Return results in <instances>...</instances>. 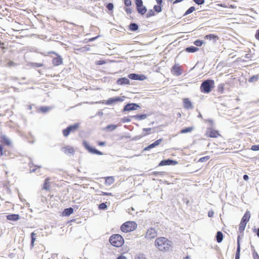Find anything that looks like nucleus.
Here are the masks:
<instances>
[{
	"label": "nucleus",
	"instance_id": "obj_1",
	"mask_svg": "<svg viewBox=\"0 0 259 259\" xmlns=\"http://www.w3.org/2000/svg\"><path fill=\"white\" fill-rule=\"evenodd\" d=\"M172 242L164 237H158L155 241V246L162 251H168L172 245Z\"/></svg>",
	"mask_w": 259,
	"mask_h": 259
},
{
	"label": "nucleus",
	"instance_id": "obj_2",
	"mask_svg": "<svg viewBox=\"0 0 259 259\" xmlns=\"http://www.w3.org/2000/svg\"><path fill=\"white\" fill-rule=\"evenodd\" d=\"M214 87V80L211 79H207L201 83L200 89L202 93L208 94L211 91Z\"/></svg>",
	"mask_w": 259,
	"mask_h": 259
},
{
	"label": "nucleus",
	"instance_id": "obj_3",
	"mask_svg": "<svg viewBox=\"0 0 259 259\" xmlns=\"http://www.w3.org/2000/svg\"><path fill=\"white\" fill-rule=\"evenodd\" d=\"M109 242L112 246L119 247L124 244V239L119 234H113L110 236Z\"/></svg>",
	"mask_w": 259,
	"mask_h": 259
},
{
	"label": "nucleus",
	"instance_id": "obj_4",
	"mask_svg": "<svg viewBox=\"0 0 259 259\" xmlns=\"http://www.w3.org/2000/svg\"><path fill=\"white\" fill-rule=\"evenodd\" d=\"M137 228V224L134 221H127L120 226V230L123 232L127 233L134 231Z\"/></svg>",
	"mask_w": 259,
	"mask_h": 259
},
{
	"label": "nucleus",
	"instance_id": "obj_5",
	"mask_svg": "<svg viewBox=\"0 0 259 259\" xmlns=\"http://www.w3.org/2000/svg\"><path fill=\"white\" fill-rule=\"evenodd\" d=\"M250 218L249 211L247 210L241 219L239 227V232L240 234H243L247 223L249 221Z\"/></svg>",
	"mask_w": 259,
	"mask_h": 259
},
{
	"label": "nucleus",
	"instance_id": "obj_6",
	"mask_svg": "<svg viewBox=\"0 0 259 259\" xmlns=\"http://www.w3.org/2000/svg\"><path fill=\"white\" fill-rule=\"evenodd\" d=\"M82 145L84 147V148L90 153L93 154H96L98 155H103V153L95 147L91 146L89 143L86 141H83L82 142Z\"/></svg>",
	"mask_w": 259,
	"mask_h": 259
},
{
	"label": "nucleus",
	"instance_id": "obj_7",
	"mask_svg": "<svg viewBox=\"0 0 259 259\" xmlns=\"http://www.w3.org/2000/svg\"><path fill=\"white\" fill-rule=\"evenodd\" d=\"M79 124L78 123H75L74 124L69 125L66 128L63 130L62 133L64 137H67L70 133L74 132L79 127Z\"/></svg>",
	"mask_w": 259,
	"mask_h": 259
},
{
	"label": "nucleus",
	"instance_id": "obj_8",
	"mask_svg": "<svg viewBox=\"0 0 259 259\" xmlns=\"http://www.w3.org/2000/svg\"><path fill=\"white\" fill-rule=\"evenodd\" d=\"M138 108H140V106L139 104L135 103H129L126 104L122 109V112L131 111L133 110H136Z\"/></svg>",
	"mask_w": 259,
	"mask_h": 259
},
{
	"label": "nucleus",
	"instance_id": "obj_9",
	"mask_svg": "<svg viewBox=\"0 0 259 259\" xmlns=\"http://www.w3.org/2000/svg\"><path fill=\"white\" fill-rule=\"evenodd\" d=\"M207 137L216 138L220 136L218 131L213 130L212 127H207L205 133Z\"/></svg>",
	"mask_w": 259,
	"mask_h": 259
},
{
	"label": "nucleus",
	"instance_id": "obj_10",
	"mask_svg": "<svg viewBox=\"0 0 259 259\" xmlns=\"http://www.w3.org/2000/svg\"><path fill=\"white\" fill-rule=\"evenodd\" d=\"M128 77L132 80L143 81L147 79V76L144 74L130 73L128 75Z\"/></svg>",
	"mask_w": 259,
	"mask_h": 259
},
{
	"label": "nucleus",
	"instance_id": "obj_11",
	"mask_svg": "<svg viewBox=\"0 0 259 259\" xmlns=\"http://www.w3.org/2000/svg\"><path fill=\"white\" fill-rule=\"evenodd\" d=\"M50 53H52L56 55V57L52 59V64L55 66H58L63 64V59L60 55L55 52H51Z\"/></svg>",
	"mask_w": 259,
	"mask_h": 259
},
{
	"label": "nucleus",
	"instance_id": "obj_12",
	"mask_svg": "<svg viewBox=\"0 0 259 259\" xmlns=\"http://www.w3.org/2000/svg\"><path fill=\"white\" fill-rule=\"evenodd\" d=\"M157 236V232L154 228H150L148 229L146 232L145 238L147 239H152L154 238Z\"/></svg>",
	"mask_w": 259,
	"mask_h": 259
},
{
	"label": "nucleus",
	"instance_id": "obj_13",
	"mask_svg": "<svg viewBox=\"0 0 259 259\" xmlns=\"http://www.w3.org/2000/svg\"><path fill=\"white\" fill-rule=\"evenodd\" d=\"M178 163V161L170 158L162 160L158 164L159 166L165 165H175Z\"/></svg>",
	"mask_w": 259,
	"mask_h": 259
},
{
	"label": "nucleus",
	"instance_id": "obj_14",
	"mask_svg": "<svg viewBox=\"0 0 259 259\" xmlns=\"http://www.w3.org/2000/svg\"><path fill=\"white\" fill-rule=\"evenodd\" d=\"M124 96L110 98L106 101L105 104L109 105L118 102H122L124 101Z\"/></svg>",
	"mask_w": 259,
	"mask_h": 259
},
{
	"label": "nucleus",
	"instance_id": "obj_15",
	"mask_svg": "<svg viewBox=\"0 0 259 259\" xmlns=\"http://www.w3.org/2000/svg\"><path fill=\"white\" fill-rule=\"evenodd\" d=\"M171 72L172 74L176 76H180L182 73V69L179 64H175L171 68Z\"/></svg>",
	"mask_w": 259,
	"mask_h": 259
},
{
	"label": "nucleus",
	"instance_id": "obj_16",
	"mask_svg": "<svg viewBox=\"0 0 259 259\" xmlns=\"http://www.w3.org/2000/svg\"><path fill=\"white\" fill-rule=\"evenodd\" d=\"M184 107L186 109H191L193 108V106L191 101L188 98L183 99Z\"/></svg>",
	"mask_w": 259,
	"mask_h": 259
},
{
	"label": "nucleus",
	"instance_id": "obj_17",
	"mask_svg": "<svg viewBox=\"0 0 259 259\" xmlns=\"http://www.w3.org/2000/svg\"><path fill=\"white\" fill-rule=\"evenodd\" d=\"M0 141L2 144L7 146H9L11 144L10 140L7 137V136L2 134L0 135Z\"/></svg>",
	"mask_w": 259,
	"mask_h": 259
},
{
	"label": "nucleus",
	"instance_id": "obj_18",
	"mask_svg": "<svg viewBox=\"0 0 259 259\" xmlns=\"http://www.w3.org/2000/svg\"><path fill=\"white\" fill-rule=\"evenodd\" d=\"M130 83V80L126 77L119 78L116 81V83L119 85L129 84Z\"/></svg>",
	"mask_w": 259,
	"mask_h": 259
},
{
	"label": "nucleus",
	"instance_id": "obj_19",
	"mask_svg": "<svg viewBox=\"0 0 259 259\" xmlns=\"http://www.w3.org/2000/svg\"><path fill=\"white\" fill-rule=\"evenodd\" d=\"M117 125L114 124H111L108 125L107 126H106L104 127H103L102 131H105L107 132H113L117 128Z\"/></svg>",
	"mask_w": 259,
	"mask_h": 259
},
{
	"label": "nucleus",
	"instance_id": "obj_20",
	"mask_svg": "<svg viewBox=\"0 0 259 259\" xmlns=\"http://www.w3.org/2000/svg\"><path fill=\"white\" fill-rule=\"evenodd\" d=\"M7 219L11 221H17L20 219V217L18 214H10L6 216Z\"/></svg>",
	"mask_w": 259,
	"mask_h": 259
},
{
	"label": "nucleus",
	"instance_id": "obj_21",
	"mask_svg": "<svg viewBox=\"0 0 259 259\" xmlns=\"http://www.w3.org/2000/svg\"><path fill=\"white\" fill-rule=\"evenodd\" d=\"M149 115V114H141L131 116V117L138 120H141L146 119Z\"/></svg>",
	"mask_w": 259,
	"mask_h": 259
},
{
	"label": "nucleus",
	"instance_id": "obj_22",
	"mask_svg": "<svg viewBox=\"0 0 259 259\" xmlns=\"http://www.w3.org/2000/svg\"><path fill=\"white\" fill-rule=\"evenodd\" d=\"M74 208L72 207H69L65 208L62 212L63 215L65 217H68L73 213Z\"/></svg>",
	"mask_w": 259,
	"mask_h": 259
},
{
	"label": "nucleus",
	"instance_id": "obj_23",
	"mask_svg": "<svg viewBox=\"0 0 259 259\" xmlns=\"http://www.w3.org/2000/svg\"><path fill=\"white\" fill-rule=\"evenodd\" d=\"M62 151H63L66 154H74L75 152V151L72 147H62Z\"/></svg>",
	"mask_w": 259,
	"mask_h": 259
},
{
	"label": "nucleus",
	"instance_id": "obj_24",
	"mask_svg": "<svg viewBox=\"0 0 259 259\" xmlns=\"http://www.w3.org/2000/svg\"><path fill=\"white\" fill-rule=\"evenodd\" d=\"M139 29V25L134 22H131L128 25V30L131 31H136Z\"/></svg>",
	"mask_w": 259,
	"mask_h": 259
},
{
	"label": "nucleus",
	"instance_id": "obj_25",
	"mask_svg": "<svg viewBox=\"0 0 259 259\" xmlns=\"http://www.w3.org/2000/svg\"><path fill=\"white\" fill-rule=\"evenodd\" d=\"M136 9L138 13L141 15H144L147 11V8L144 5L136 8Z\"/></svg>",
	"mask_w": 259,
	"mask_h": 259
},
{
	"label": "nucleus",
	"instance_id": "obj_26",
	"mask_svg": "<svg viewBox=\"0 0 259 259\" xmlns=\"http://www.w3.org/2000/svg\"><path fill=\"white\" fill-rule=\"evenodd\" d=\"M204 38L206 39H209V40H213V42H215L218 39H219V37L214 34H209L207 35H206L204 36Z\"/></svg>",
	"mask_w": 259,
	"mask_h": 259
},
{
	"label": "nucleus",
	"instance_id": "obj_27",
	"mask_svg": "<svg viewBox=\"0 0 259 259\" xmlns=\"http://www.w3.org/2000/svg\"><path fill=\"white\" fill-rule=\"evenodd\" d=\"M215 238L218 243H221L224 238L223 233L220 231H218L216 234Z\"/></svg>",
	"mask_w": 259,
	"mask_h": 259
},
{
	"label": "nucleus",
	"instance_id": "obj_28",
	"mask_svg": "<svg viewBox=\"0 0 259 259\" xmlns=\"http://www.w3.org/2000/svg\"><path fill=\"white\" fill-rule=\"evenodd\" d=\"M198 50L199 49L198 48L192 46L187 47L185 49V51L188 53H195L197 52Z\"/></svg>",
	"mask_w": 259,
	"mask_h": 259
},
{
	"label": "nucleus",
	"instance_id": "obj_29",
	"mask_svg": "<svg viewBox=\"0 0 259 259\" xmlns=\"http://www.w3.org/2000/svg\"><path fill=\"white\" fill-rule=\"evenodd\" d=\"M50 188V179L47 178L44 181L43 184V189L46 190H49Z\"/></svg>",
	"mask_w": 259,
	"mask_h": 259
},
{
	"label": "nucleus",
	"instance_id": "obj_30",
	"mask_svg": "<svg viewBox=\"0 0 259 259\" xmlns=\"http://www.w3.org/2000/svg\"><path fill=\"white\" fill-rule=\"evenodd\" d=\"M36 234H35L34 232H32L30 234V236H31L30 247L31 248H32L34 246V243L35 241L36 240Z\"/></svg>",
	"mask_w": 259,
	"mask_h": 259
},
{
	"label": "nucleus",
	"instance_id": "obj_31",
	"mask_svg": "<svg viewBox=\"0 0 259 259\" xmlns=\"http://www.w3.org/2000/svg\"><path fill=\"white\" fill-rule=\"evenodd\" d=\"M194 129L193 126L187 127L182 129L180 131L181 134H186L191 132Z\"/></svg>",
	"mask_w": 259,
	"mask_h": 259
},
{
	"label": "nucleus",
	"instance_id": "obj_32",
	"mask_svg": "<svg viewBox=\"0 0 259 259\" xmlns=\"http://www.w3.org/2000/svg\"><path fill=\"white\" fill-rule=\"evenodd\" d=\"M162 141H163V139L161 138V139H159L158 140H157L156 141H155L153 143L150 144V146L151 149H152V148H153L158 146L161 143V142Z\"/></svg>",
	"mask_w": 259,
	"mask_h": 259
},
{
	"label": "nucleus",
	"instance_id": "obj_33",
	"mask_svg": "<svg viewBox=\"0 0 259 259\" xmlns=\"http://www.w3.org/2000/svg\"><path fill=\"white\" fill-rule=\"evenodd\" d=\"M114 182V179L113 177H107L105 179V184L108 185H110Z\"/></svg>",
	"mask_w": 259,
	"mask_h": 259
},
{
	"label": "nucleus",
	"instance_id": "obj_34",
	"mask_svg": "<svg viewBox=\"0 0 259 259\" xmlns=\"http://www.w3.org/2000/svg\"><path fill=\"white\" fill-rule=\"evenodd\" d=\"M149 135V133H143L141 135H138V136H135L134 137L132 140V141H137L138 140H140L141 138H142V137H145L147 135Z\"/></svg>",
	"mask_w": 259,
	"mask_h": 259
},
{
	"label": "nucleus",
	"instance_id": "obj_35",
	"mask_svg": "<svg viewBox=\"0 0 259 259\" xmlns=\"http://www.w3.org/2000/svg\"><path fill=\"white\" fill-rule=\"evenodd\" d=\"M77 50L79 51L80 52H86L90 51V47L89 45H86L84 47H81L78 49Z\"/></svg>",
	"mask_w": 259,
	"mask_h": 259
},
{
	"label": "nucleus",
	"instance_id": "obj_36",
	"mask_svg": "<svg viewBox=\"0 0 259 259\" xmlns=\"http://www.w3.org/2000/svg\"><path fill=\"white\" fill-rule=\"evenodd\" d=\"M258 79H259V74L254 75H252L249 78L248 81L250 82H255V81H257L258 80Z\"/></svg>",
	"mask_w": 259,
	"mask_h": 259
},
{
	"label": "nucleus",
	"instance_id": "obj_37",
	"mask_svg": "<svg viewBox=\"0 0 259 259\" xmlns=\"http://www.w3.org/2000/svg\"><path fill=\"white\" fill-rule=\"evenodd\" d=\"M51 109V108L49 106H41L39 108V110L42 113H46L48 112Z\"/></svg>",
	"mask_w": 259,
	"mask_h": 259
},
{
	"label": "nucleus",
	"instance_id": "obj_38",
	"mask_svg": "<svg viewBox=\"0 0 259 259\" xmlns=\"http://www.w3.org/2000/svg\"><path fill=\"white\" fill-rule=\"evenodd\" d=\"M155 15V12L152 9L149 10L148 13L146 14L145 17L148 18L150 17L154 16Z\"/></svg>",
	"mask_w": 259,
	"mask_h": 259
},
{
	"label": "nucleus",
	"instance_id": "obj_39",
	"mask_svg": "<svg viewBox=\"0 0 259 259\" xmlns=\"http://www.w3.org/2000/svg\"><path fill=\"white\" fill-rule=\"evenodd\" d=\"M195 10V8L193 6H192L191 7H190L186 12L185 13H184V16H186V15H188L191 13H192V12H193Z\"/></svg>",
	"mask_w": 259,
	"mask_h": 259
},
{
	"label": "nucleus",
	"instance_id": "obj_40",
	"mask_svg": "<svg viewBox=\"0 0 259 259\" xmlns=\"http://www.w3.org/2000/svg\"><path fill=\"white\" fill-rule=\"evenodd\" d=\"M204 43L203 40L200 39H197L194 41V44L197 47H201Z\"/></svg>",
	"mask_w": 259,
	"mask_h": 259
},
{
	"label": "nucleus",
	"instance_id": "obj_41",
	"mask_svg": "<svg viewBox=\"0 0 259 259\" xmlns=\"http://www.w3.org/2000/svg\"><path fill=\"white\" fill-rule=\"evenodd\" d=\"M155 12L160 13L162 11V8L161 5H155L153 7Z\"/></svg>",
	"mask_w": 259,
	"mask_h": 259
},
{
	"label": "nucleus",
	"instance_id": "obj_42",
	"mask_svg": "<svg viewBox=\"0 0 259 259\" xmlns=\"http://www.w3.org/2000/svg\"><path fill=\"white\" fill-rule=\"evenodd\" d=\"M98 208L101 210H105L107 208V205L106 203H101L98 205Z\"/></svg>",
	"mask_w": 259,
	"mask_h": 259
},
{
	"label": "nucleus",
	"instance_id": "obj_43",
	"mask_svg": "<svg viewBox=\"0 0 259 259\" xmlns=\"http://www.w3.org/2000/svg\"><path fill=\"white\" fill-rule=\"evenodd\" d=\"M240 250H241V246H237V249L235 254V258H240Z\"/></svg>",
	"mask_w": 259,
	"mask_h": 259
},
{
	"label": "nucleus",
	"instance_id": "obj_44",
	"mask_svg": "<svg viewBox=\"0 0 259 259\" xmlns=\"http://www.w3.org/2000/svg\"><path fill=\"white\" fill-rule=\"evenodd\" d=\"M209 158H210V156H204V157H203L200 158L198 160V162H205V161H206L207 160H208Z\"/></svg>",
	"mask_w": 259,
	"mask_h": 259
},
{
	"label": "nucleus",
	"instance_id": "obj_45",
	"mask_svg": "<svg viewBox=\"0 0 259 259\" xmlns=\"http://www.w3.org/2000/svg\"><path fill=\"white\" fill-rule=\"evenodd\" d=\"M6 151H3V146L0 144V156H6Z\"/></svg>",
	"mask_w": 259,
	"mask_h": 259
},
{
	"label": "nucleus",
	"instance_id": "obj_46",
	"mask_svg": "<svg viewBox=\"0 0 259 259\" xmlns=\"http://www.w3.org/2000/svg\"><path fill=\"white\" fill-rule=\"evenodd\" d=\"M106 8L109 11H112L114 8V5L112 3H109L106 5Z\"/></svg>",
	"mask_w": 259,
	"mask_h": 259
},
{
	"label": "nucleus",
	"instance_id": "obj_47",
	"mask_svg": "<svg viewBox=\"0 0 259 259\" xmlns=\"http://www.w3.org/2000/svg\"><path fill=\"white\" fill-rule=\"evenodd\" d=\"M131 116L130 117H124L123 118H121V121L123 123L128 122L131 121Z\"/></svg>",
	"mask_w": 259,
	"mask_h": 259
},
{
	"label": "nucleus",
	"instance_id": "obj_48",
	"mask_svg": "<svg viewBox=\"0 0 259 259\" xmlns=\"http://www.w3.org/2000/svg\"><path fill=\"white\" fill-rule=\"evenodd\" d=\"M28 165L30 167H31L32 166H34V167H35L36 168H41V165L34 164L32 162V160L31 159H30V161L28 163Z\"/></svg>",
	"mask_w": 259,
	"mask_h": 259
},
{
	"label": "nucleus",
	"instance_id": "obj_49",
	"mask_svg": "<svg viewBox=\"0 0 259 259\" xmlns=\"http://www.w3.org/2000/svg\"><path fill=\"white\" fill-rule=\"evenodd\" d=\"M135 4L136 8L139 7V6L143 5V2L142 0H135Z\"/></svg>",
	"mask_w": 259,
	"mask_h": 259
},
{
	"label": "nucleus",
	"instance_id": "obj_50",
	"mask_svg": "<svg viewBox=\"0 0 259 259\" xmlns=\"http://www.w3.org/2000/svg\"><path fill=\"white\" fill-rule=\"evenodd\" d=\"M31 66L34 67H40L43 66L44 64L40 63L34 62L31 63Z\"/></svg>",
	"mask_w": 259,
	"mask_h": 259
},
{
	"label": "nucleus",
	"instance_id": "obj_51",
	"mask_svg": "<svg viewBox=\"0 0 259 259\" xmlns=\"http://www.w3.org/2000/svg\"><path fill=\"white\" fill-rule=\"evenodd\" d=\"M224 84H220L219 85H218V92L221 93H223V91H224Z\"/></svg>",
	"mask_w": 259,
	"mask_h": 259
},
{
	"label": "nucleus",
	"instance_id": "obj_52",
	"mask_svg": "<svg viewBox=\"0 0 259 259\" xmlns=\"http://www.w3.org/2000/svg\"><path fill=\"white\" fill-rule=\"evenodd\" d=\"M164 172L163 171H153L152 175L155 176H162Z\"/></svg>",
	"mask_w": 259,
	"mask_h": 259
},
{
	"label": "nucleus",
	"instance_id": "obj_53",
	"mask_svg": "<svg viewBox=\"0 0 259 259\" xmlns=\"http://www.w3.org/2000/svg\"><path fill=\"white\" fill-rule=\"evenodd\" d=\"M250 149L252 151H259V145H253L251 147Z\"/></svg>",
	"mask_w": 259,
	"mask_h": 259
},
{
	"label": "nucleus",
	"instance_id": "obj_54",
	"mask_svg": "<svg viewBox=\"0 0 259 259\" xmlns=\"http://www.w3.org/2000/svg\"><path fill=\"white\" fill-rule=\"evenodd\" d=\"M193 2L198 5L204 4L205 0H193Z\"/></svg>",
	"mask_w": 259,
	"mask_h": 259
},
{
	"label": "nucleus",
	"instance_id": "obj_55",
	"mask_svg": "<svg viewBox=\"0 0 259 259\" xmlns=\"http://www.w3.org/2000/svg\"><path fill=\"white\" fill-rule=\"evenodd\" d=\"M124 4L126 7H130L132 5L131 0H124Z\"/></svg>",
	"mask_w": 259,
	"mask_h": 259
},
{
	"label": "nucleus",
	"instance_id": "obj_56",
	"mask_svg": "<svg viewBox=\"0 0 259 259\" xmlns=\"http://www.w3.org/2000/svg\"><path fill=\"white\" fill-rule=\"evenodd\" d=\"M106 63V62L104 60H100L96 61V64L98 65H102L105 64Z\"/></svg>",
	"mask_w": 259,
	"mask_h": 259
},
{
	"label": "nucleus",
	"instance_id": "obj_57",
	"mask_svg": "<svg viewBox=\"0 0 259 259\" xmlns=\"http://www.w3.org/2000/svg\"><path fill=\"white\" fill-rule=\"evenodd\" d=\"M252 255L254 259H259V255L255 249L253 251Z\"/></svg>",
	"mask_w": 259,
	"mask_h": 259
},
{
	"label": "nucleus",
	"instance_id": "obj_58",
	"mask_svg": "<svg viewBox=\"0 0 259 259\" xmlns=\"http://www.w3.org/2000/svg\"><path fill=\"white\" fill-rule=\"evenodd\" d=\"M124 11L127 15L131 14L132 13V10L129 7L124 8Z\"/></svg>",
	"mask_w": 259,
	"mask_h": 259
},
{
	"label": "nucleus",
	"instance_id": "obj_59",
	"mask_svg": "<svg viewBox=\"0 0 259 259\" xmlns=\"http://www.w3.org/2000/svg\"><path fill=\"white\" fill-rule=\"evenodd\" d=\"M100 192H101V194H100L99 195H102V196H113V195L111 193L104 192H102V191H100Z\"/></svg>",
	"mask_w": 259,
	"mask_h": 259
},
{
	"label": "nucleus",
	"instance_id": "obj_60",
	"mask_svg": "<svg viewBox=\"0 0 259 259\" xmlns=\"http://www.w3.org/2000/svg\"><path fill=\"white\" fill-rule=\"evenodd\" d=\"M100 36V35H98L95 37H92V38H90L88 39V42H91V41H93L94 40H95L96 39H97L98 37H99Z\"/></svg>",
	"mask_w": 259,
	"mask_h": 259
},
{
	"label": "nucleus",
	"instance_id": "obj_61",
	"mask_svg": "<svg viewBox=\"0 0 259 259\" xmlns=\"http://www.w3.org/2000/svg\"><path fill=\"white\" fill-rule=\"evenodd\" d=\"M97 144L100 146H104L106 145V142L105 141H98Z\"/></svg>",
	"mask_w": 259,
	"mask_h": 259
},
{
	"label": "nucleus",
	"instance_id": "obj_62",
	"mask_svg": "<svg viewBox=\"0 0 259 259\" xmlns=\"http://www.w3.org/2000/svg\"><path fill=\"white\" fill-rule=\"evenodd\" d=\"M252 231L253 232L256 233L257 236L259 237V227L257 229L254 228Z\"/></svg>",
	"mask_w": 259,
	"mask_h": 259
},
{
	"label": "nucleus",
	"instance_id": "obj_63",
	"mask_svg": "<svg viewBox=\"0 0 259 259\" xmlns=\"http://www.w3.org/2000/svg\"><path fill=\"white\" fill-rule=\"evenodd\" d=\"M135 259H146L143 254H140L135 257Z\"/></svg>",
	"mask_w": 259,
	"mask_h": 259
},
{
	"label": "nucleus",
	"instance_id": "obj_64",
	"mask_svg": "<svg viewBox=\"0 0 259 259\" xmlns=\"http://www.w3.org/2000/svg\"><path fill=\"white\" fill-rule=\"evenodd\" d=\"M255 37L256 39L259 40V29L256 31L255 34Z\"/></svg>",
	"mask_w": 259,
	"mask_h": 259
}]
</instances>
